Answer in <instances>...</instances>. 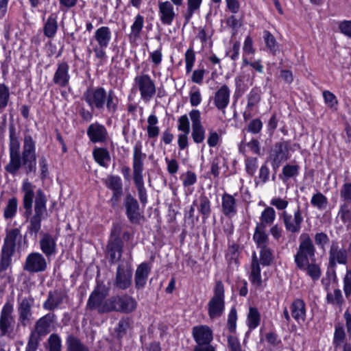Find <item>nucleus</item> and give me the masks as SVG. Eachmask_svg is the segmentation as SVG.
<instances>
[{
  "instance_id": "nucleus-21",
  "label": "nucleus",
  "mask_w": 351,
  "mask_h": 351,
  "mask_svg": "<svg viewBox=\"0 0 351 351\" xmlns=\"http://www.w3.org/2000/svg\"><path fill=\"white\" fill-rule=\"evenodd\" d=\"M56 322V315L49 313L39 318L35 324V329L31 333L39 337L45 336L50 332V328Z\"/></svg>"
},
{
  "instance_id": "nucleus-20",
  "label": "nucleus",
  "mask_w": 351,
  "mask_h": 351,
  "mask_svg": "<svg viewBox=\"0 0 351 351\" xmlns=\"http://www.w3.org/2000/svg\"><path fill=\"white\" fill-rule=\"evenodd\" d=\"M193 337L197 343V346H210L213 341V331L206 325L194 326L192 329Z\"/></svg>"
},
{
  "instance_id": "nucleus-63",
  "label": "nucleus",
  "mask_w": 351,
  "mask_h": 351,
  "mask_svg": "<svg viewBox=\"0 0 351 351\" xmlns=\"http://www.w3.org/2000/svg\"><path fill=\"white\" fill-rule=\"evenodd\" d=\"M228 347L230 351H243L239 339L234 336H228Z\"/></svg>"
},
{
  "instance_id": "nucleus-13",
  "label": "nucleus",
  "mask_w": 351,
  "mask_h": 351,
  "mask_svg": "<svg viewBox=\"0 0 351 351\" xmlns=\"http://www.w3.org/2000/svg\"><path fill=\"white\" fill-rule=\"evenodd\" d=\"M17 304L19 324L25 327L29 325L33 319L32 308L34 304V299L32 295L21 297L19 295Z\"/></svg>"
},
{
  "instance_id": "nucleus-19",
  "label": "nucleus",
  "mask_w": 351,
  "mask_h": 351,
  "mask_svg": "<svg viewBox=\"0 0 351 351\" xmlns=\"http://www.w3.org/2000/svg\"><path fill=\"white\" fill-rule=\"evenodd\" d=\"M189 117L192 122V138L195 143H201L205 138V129L201 123L200 112L193 109L189 112Z\"/></svg>"
},
{
  "instance_id": "nucleus-25",
  "label": "nucleus",
  "mask_w": 351,
  "mask_h": 351,
  "mask_svg": "<svg viewBox=\"0 0 351 351\" xmlns=\"http://www.w3.org/2000/svg\"><path fill=\"white\" fill-rule=\"evenodd\" d=\"M69 70V66L67 62L59 63L53 77V83L61 88L66 87L70 80Z\"/></svg>"
},
{
  "instance_id": "nucleus-14",
  "label": "nucleus",
  "mask_w": 351,
  "mask_h": 351,
  "mask_svg": "<svg viewBox=\"0 0 351 351\" xmlns=\"http://www.w3.org/2000/svg\"><path fill=\"white\" fill-rule=\"evenodd\" d=\"M289 141H282L278 142L271 148L269 160L275 171H276L281 165L282 162L287 160L289 158Z\"/></svg>"
},
{
  "instance_id": "nucleus-39",
  "label": "nucleus",
  "mask_w": 351,
  "mask_h": 351,
  "mask_svg": "<svg viewBox=\"0 0 351 351\" xmlns=\"http://www.w3.org/2000/svg\"><path fill=\"white\" fill-rule=\"evenodd\" d=\"M300 270L306 271V274L314 281L317 280L322 274L320 267L315 263H310L309 261L304 265L303 268H298Z\"/></svg>"
},
{
  "instance_id": "nucleus-34",
  "label": "nucleus",
  "mask_w": 351,
  "mask_h": 351,
  "mask_svg": "<svg viewBox=\"0 0 351 351\" xmlns=\"http://www.w3.org/2000/svg\"><path fill=\"white\" fill-rule=\"evenodd\" d=\"M58 27V15L56 13H51L45 21L43 34L46 37L53 38L56 34Z\"/></svg>"
},
{
  "instance_id": "nucleus-15",
  "label": "nucleus",
  "mask_w": 351,
  "mask_h": 351,
  "mask_svg": "<svg viewBox=\"0 0 351 351\" xmlns=\"http://www.w3.org/2000/svg\"><path fill=\"white\" fill-rule=\"evenodd\" d=\"M329 267L331 269L330 273L327 272L329 278L334 282L337 280L335 267L337 264L345 265L348 261V252L345 248H340L337 243H332L329 251Z\"/></svg>"
},
{
  "instance_id": "nucleus-2",
  "label": "nucleus",
  "mask_w": 351,
  "mask_h": 351,
  "mask_svg": "<svg viewBox=\"0 0 351 351\" xmlns=\"http://www.w3.org/2000/svg\"><path fill=\"white\" fill-rule=\"evenodd\" d=\"M21 144L16 129L13 125L9 128L10 162L5 167L7 172L16 175L23 167L26 173L35 172L36 169V143L31 135H25L22 153Z\"/></svg>"
},
{
  "instance_id": "nucleus-17",
  "label": "nucleus",
  "mask_w": 351,
  "mask_h": 351,
  "mask_svg": "<svg viewBox=\"0 0 351 351\" xmlns=\"http://www.w3.org/2000/svg\"><path fill=\"white\" fill-rule=\"evenodd\" d=\"M123 242L119 237V232L116 230L112 232L111 238L106 246V254L110 258V261L114 264L119 261L123 254Z\"/></svg>"
},
{
  "instance_id": "nucleus-5",
  "label": "nucleus",
  "mask_w": 351,
  "mask_h": 351,
  "mask_svg": "<svg viewBox=\"0 0 351 351\" xmlns=\"http://www.w3.org/2000/svg\"><path fill=\"white\" fill-rule=\"evenodd\" d=\"M47 197L41 189H38L36 193L34 213L29 218V224L27 226V231L31 235L37 237L41 229V221L47 218Z\"/></svg>"
},
{
  "instance_id": "nucleus-46",
  "label": "nucleus",
  "mask_w": 351,
  "mask_h": 351,
  "mask_svg": "<svg viewBox=\"0 0 351 351\" xmlns=\"http://www.w3.org/2000/svg\"><path fill=\"white\" fill-rule=\"evenodd\" d=\"M95 161L102 167H106V161L110 160L108 152L104 148H97L93 152Z\"/></svg>"
},
{
  "instance_id": "nucleus-9",
  "label": "nucleus",
  "mask_w": 351,
  "mask_h": 351,
  "mask_svg": "<svg viewBox=\"0 0 351 351\" xmlns=\"http://www.w3.org/2000/svg\"><path fill=\"white\" fill-rule=\"evenodd\" d=\"M22 235L18 228H11L6 231L3 245L1 250L3 268H7L10 263L16 245L21 241Z\"/></svg>"
},
{
  "instance_id": "nucleus-32",
  "label": "nucleus",
  "mask_w": 351,
  "mask_h": 351,
  "mask_svg": "<svg viewBox=\"0 0 351 351\" xmlns=\"http://www.w3.org/2000/svg\"><path fill=\"white\" fill-rule=\"evenodd\" d=\"M249 280L253 285L257 287L262 286L263 280L261 274L260 263L256 252H254L252 256Z\"/></svg>"
},
{
  "instance_id": "nucleus-40",
  "label": "nucleus",
  "mask_w": 351,
  "mask_h": 351,
  "mask_svg": "<svg viewBox=\"0 0 351 351\" xmlns=\"http://www.w3.org/2000/svg\"><path fill=\"white\" fill-rule=\"evenodd\" d=\"M158 122L157 117L152 114L147 118V136L149 138H156L159 134V128L157 126Z\"/></svg>"
},
{
  "instance_id": "nucleus-11",
  "label": "nucleus",
  "mask_w": 351,
  "mask_h": 351,
  "mask_svg": "<svg viewBox=\"0 0 351 351\" xmlns=\"http://www.w3.org/2000/svg\"><path fill=\"white\" fill-rule=\"evenodd\" d=\"M13 313V302L8 300L3 304L0 313V337L8 336L10 338H13L12 334L15 325Z\"/></svg>"
},
{
  "instance_id": "nucleus-48",
  "label": "nucleus",
  "mask_w": 351,
  "mask_h": 351,
  "mask_svg": "<svg viewBox=\"0 0 351 351\" xmlns=\"http://www.w3.org/2000/svg\"><path fill=\"white\" fill-rule=\"evenodd\" d=\"M131 324L132 321L129 317H122L115 328V332L117 333L118 337H123L130 328Z\"/></svg>"
},
{
  "instance_id": "nucleus-60",
  "label": "nucleus",
  "mask_w": 351,
  "mask_h": 351,
  "mask_svg": "<svg viewBox=\"0 0 351 351\" xmlns=\"http://www.w3.org/2000/svg\"><path fill=\"white\" fill-rule=\"evenodd\" d=\"M202 0H188V10L185 16L186 21L192 16L193 12L199 8Z\"/></svg>"
},
{
  "instance_id": "nucleus-62",
  "label": "nucleus",
  "mask_w": 351,
  "mask_h": 351,
  "mask_svg": "<svg viewBox=\"0 0 351 351\" xmlns=\"http://www.w3.org/2000/svg\"><path fill=\"white\" fill-rule=\"evenodd\" d=\"M338 215L343 222L351 223V208L346 204L340 207Z\"/></svg>"
},
{
  "instance_id": "nucleus-8",
  "label": "nucleus",
  "mask_w": 351,
  "mask_h": 351,
  "mask_svg": "<svg viewBox=\"0 0 351 351\" xmlns=\"http://www.w3.org/2000/svg\"><path fill=\"white\" fill-rule=\"evenodd\" d=\"M225 289L222 281L215 282L213 295L208 303V314L210 319L221 317L225 309Z\"/></svg>"
},
{
  "instance_id": "nucleus-45",
  "label": "nucleus",
  "mask_w": 351,
  "mask_h": 351,
  "mask_svg": "<svg viewBox=\"0 0 351 351\" xmlns=\"http://www.w3.org/2000/svg\"><path fill=\"white\" fill-rule=\"evenodd\" d=\"M261 91L258 88H252L247 95V109L251 110L252 108L260 102Z\"/></svg>"
},
{
  "instance_id": "nucleus-59",
  "label": "nucleus",
  "mask_w": 351,
  "mask_h": 351,
  "mask_svg": "<svg viewBox=\"0 0 351 351\" xmlns=\"http://www.w3.org/2000/svg\"><path fill=\"white\" fill-rule=\"evenodd\" d=\"M190 104L192 106H197L202 101V96L199 90L193 86L190 92Z\"/></svg>"
},
{
  "instance_id": "nucleus-33",
  "label": "nucleus",
  "mask_w": 351,
  "mask_h": 351,
  "mask_svg": "<svg viewBox=\"0 0 351 351\" xmlns=\"http://www.w3.org/2000/svg\"><path fill=\"white\" fill-rule=\"evenodd\" d=\"M150 271L151 267L147 263H143L138 266L134 276L135 287L137 289L145 287Z\"/></svg>"
},
{
  "instance_id": "nucleus-31",
  "label": "nucleus",
  "mask_w": 351,
  "mask_h": 351,
  "mask_svg": "<svg viewBox=\"0 0 351 351\" xmlns=\"http://www.w3.org/2000/svg\"><path fill=\"white\" fill-rule=\"evenodd\" d=\"M291 314L293 318L298 323L304 322L306 319V304L302 299H295L290 306Z\"/></svg>"
},
{
  "instance_id": "nucleus-29",
  "label": "nucleus",
  "mask_w": 351,
  "mask_h": 351,
  "mask_svg": "<svg viewBox=\"0 0 351 351\" xmlns=\"http://www.w3.org/2000/svg\"><path fill=\"white\" fill-rule=\"evenodd\" d=\"M234 195L224 193L221 197V210L223 215L228 217L234 216L237 213V200Z\"/></svg>"
},
{
  "instance_id": "nucleus-28",
  "label": "nucleus",
  "mask_w": 351,
  "mask_h": 351,
  "mask_svg": "<svg viewBox=\"0 0 351 351\" xmlns=\"http://www.w3.org/2000/svg\"><path fill=\"white\" fill-rule=\"evenodd\" d=\"M160 19L162 24L170 25L176 16L174 8L171 2L166 1L158 3Z\"/></svg>"
},
{
  "instance_id": "nucleus-57",
  "label": "nucleus",
  "mask_w": 351,
  "mask_h": 351,
  "mask_svg": "<svg viewBox=\"0 0 351 351\" xmlns=\"http://www.w3.org/2000/svg\"><path fill=\"white\" fill-rule=\"evenodd\" d=\"M245 171L250 176H254L258 167V159L248 157L245 160Z\"/></svg>"
},
{
  "instance_id": "nucleus-64",
  "label": "nucleus",
  "mask_w": 351,
  "mask_h": 351,
  "mask_svg": "<svg viewBox=\"0 0 351 351\" xmlns=\"http://www.w3.org/2000/svg\"><path fill=\"white\" fill-rule=\"evenodd\" d=\"M343 291L348 298L351 295V270H348L343 279Z\"/></svg>"
},
{
  "instance_id": "nucleus-50",
  "label": "nucleus",
  "mask_w": 351,
  "mask_h": 351,
  "mask_svg": "<svg viewBox=\"0 0 351 351\" xmlns=\"http://www.w3.org/2000/svg\"><path fill=\"white\" fill-rule=\"evenodd\" d=\"M311 204L317 209L323 210L327 206L328 199L322 193H317L313 195Z\"/></svg>"
},
{
  "instance_id": "nucleus-12",
  "label": "nucleus",
  "mask_w": 351,
  "mask_h": 351,
  "mask_svg": "<svg viewBox=\"0 0 351 351\" xmlns=\"http://www.w3.org/2000/svg\"><path fill=\"white\" fill-rule=\"evenodd\" d=\"M134 88L138 90L141 98L145 102L149 101L156 95V86L148 74L141 73L134 79Z\"/></svg>"
},
{
  "instance_id": "nucleus-18",
  "label": "nucleus",
  "mask_w": 351,
  "mask_h": 351,
  "mask_svg": "<svg viewBox=\"0 0 351 351\" xmlns=\"http://www.w3.org/2000/svg\"><path fill=\"white\" fill-rule=\"evenodd\" d=\"M47 268L45 258L39 252H32L26 258L23 269L30 273L45 271Z\"/></svg>"
},
{
  "instance_id": "nucleus-51",
  "label": "nucleus",
  "mask_w": 351,
  "mask_h": 351,
  "mask_svg": "<svg viewBox=\"0 0 351 351\" xmlns=\"http://www.w3.org/2000/svg\"><path fill=\"white\" fill-rule=\"evenodd\" d=\"M10 100V91L5 84H0V110L2 111L8 106Z\"/></svg>"
},
{
  "instance_id": "nucleus-37",
  "label": "nucleus",
  "mask_w": 351,
  "mask_h": 351,
  "mask_svg": "<svg viewBox=\"0 0 351 351\" xmlns=\"http://www.w3.org/2000/svg\"><path fill=\"white\" fill-rule=\"evenodd\" d=\"M276 211L270 206L266 207L261 213L260 222L256 226L266 228L267 226L271 225L276 219Z\"/></svg>"
},
{
  "instance_id": "nucleus-30",
  "label": "nucleus",
  "mask_w": 351,
  "mask_h": 351,
  "mask_svg": "<svg viewBox=\"0 0 351 351\" xmlns=\"http://www.w3.org/2000/svg\"><path fill=\"white\" fill-rule=\"evenodd\" d=\"M56 237L49 233H44L43 234L40 240V247L41 251L47 258L56 254Z\"/></svg>"
},
{
  "instance_id": "nucleus-44",
  "label": "nucleus",
  "mask_w": 351,
  "mask_h": 351,
  "mask_svg": "<svg viewBox=\"0 0 351 351\" xmlns=\"http://www.w3.org/2000/svg\"><path fill=\"white\" fill-rule=\"evenodd\" d=\"M18 202L15 197H12L8 201L4 208L3 217L5 219H12L16 213Z\"/></svg>"
},
{
  "instance_id": "nucleus-6",
  "label": "nucleus",
  "mask_w": 351,
  "mask_h": 351,
  "mask_svg": "<svg viewBox=\"0 0 351 351\" xmlns=\"http://www.w3.org/2000/svg\"><path fill=\"white\" fill-rule=\"evenodd\" d=\"M315 247L310 235L303 232L299 237V245L295 254L294 262L297 268H303L310 261H314L315 257Z\"/></svg>"
},
{
  "instance_id": "nucleus-41",
  "label": "nucleus",
  "mask_w": 351,
  "mask_h": 351,
  "mask_svg": "<svg viewBox=\"0 0 351 351\" xmlns=\"http://www.w3.org/2000/svg\"><path fill=\"white\" fill-rule=\"evenodd\" d=\"M261 321V315L258 309L254 307H250L247 315V322L250 330L258 327Z\"/></svg>"
},
{
  "instance_id": "nucleus-23",
  "label": "nucleus",
  "mask_w": 351,
  "mask_h": 351,
  "mask_svg": "<svg viewBox=\"0 0 351 351\" xmlns=\"http://www.w3.org/2000/svg\"><path fill=\"white\" fill-rule=\"evenodd\" d=\"M230 97V90L229 87L223 84L215 93L213 97V104L215 106L220 110L223 114L226 112V108L229 104Z\"/></svg>"
},
{
  "instance_id": "nucleus-3",
  "label": "nucleus",
  "mask_w": 351,
  "mask_h": 351,
  "mask_svg": "<svg viewBox=\"0 0 351 351\" xmlns=\"http://www.w3.org/2000/svg\"><path fill=\"white\" fill-rule=\"evenodd\" d=\"M82 99L92 111L103 112L105 109L110 115H114L119 107V99L113 90L108 92L101 86L88 87L83 93Z\"/></svg>"
},
{
  "instance_id": "nucleus-10",
  "label": "nucleus",
  "mask_w": 351,
  "mask_h": 351,
  "mask_svg": "<svg viewBox=\"0 0 351 351\" xmlns=\"http://www.w3.org/2000/svg\"><path fill=\"white\" fill-rule=\"evenodd\" d=\"M279 217L282 219L287 232L298 234L300 232L304 217L299 205L292 212L291 210L282 211L279 214Z\"/></svg>"
},
{
  "instance_id": "nucleus-42",
  "label": "nucleus",
  "mask_w": 351,
  "mask_h": 351,
  "mask_svg": "<svg viewBox=\"0 0 351 351\" xmlns=\"http://www.w3.org/2000/svg\"><path fill=\"white\" fill-rule=\"evenodd\" d=\"M104 184L108 189L112 190V191H119L123 190L121 179L118 176H108L104 180Z\"/></svg>"
},
{
  "instance_id": "nucleus-56",
  "label": "nucleus",
  "mask_w": 351,
  "mask_h": 351,
  "mask_svg": "<svg viewBox=\"0 0 351 351\" xmlns=\"http://www.w3.org/2000/svg\"><path fill=\"white\" fill-rule=\"evenodd\" d=\"M263 34L267 47L274 54L277 51L276 40L275 37L269 31H265Z\"/></svg>"
},
{
  "instance_id": "nucleus-26",
  "label": "nucleus",
  "mask_w": 351,
  "mask_h": 351,
  "mask_svg": "<svg viewBox=\"0 0 351 351\" xmlns=\"http://www.w3.org/2000/svg\"><path fill=\"white\" fill-rule=\"evenodd\" d=\"M87 135L93 143H104L108 138V132L104 125L95 122L88 126Z\"/></svg>"
},
{
  "instance_id": "nucleus-22",
  "label": "nucleus",
  "mask_w": 351,
  "mask_h": 351,
  "mask_svg": "<svg viewBox=\"0 0 351 351\" xmlns=\"http://www.w3.org/2000/svg\"><path fill=\"white\" fill-rule=\"evenodd\" d=\"M66 298L67 295L64 291L60 290L49 291L47 300L43 303V308L49 311H54L60 308Z\"/></svg>"
},
{
  "instance_id": "nucleus-54",
  "label": "nucleus",
  "mask_w": 351,
  "mask_h": 351,
  "mask_svg": "<svg viewBox=\"0 0 351 351\" xmlns=\"http://www.w3.org/2000/svg\"><path fill=\"white\" fill-rule=\"evenodd\" d=\"M346 337V334L344 331V328L341 325L335 326V330L334 333L333 338V345L337 348L339 347L344 341Z\"/></svg>"
},
{
  "instance_id": "nucleus-7",
  "label": "nucleus",
  "mask_w": 351,
  "mask_h": 351,
  "mask_svg": "<svg viewBox=\"0 0 351 351\" xmlns=\"http://www.w3.org/2000/svg\"><path fill=\"white\" fill-rule=\"evenodd\" d=\"M112 39V32L107 26L99 27L95 32L93 40H95L97 44L93 45L92 51L95 53V56L99 60L100 64H103L107 59L106 49L108 47Z\"/></svg>"
},
{
  "instance_id": "nucleus-4",
  "label": "nucleus",
  "mask_w": 351,
  "mask_h": 351,
  "mask_svg": "<svg viewBox=\"0 0 351 351\" xmlns=\"http://www.w3.org/2000/svg\"><path fill=\"white\" fill-rule=\"evenodd\" d=\"M145 154L142 152V143L137 141L134 146L132 157V171L133 180L138 191V196L141 203L145 205L147 203V190L145 187L143 180V161L145 158Z\"/></svg>"
},
{
  "instance_id": "nucleus-49",
  "label": "nucleus",
  "mask_w": 351,
  "mask_h": 351,
  "mask_svg": "<svg viewBox=\"0 0 351 351\" xmlns=\"http://www.w3.org/2000/svg\"><path fill=\"white\" fill-rule=\"evenodd\" d=\"M260 262L263 266H269L274 261L272 250L267 246L260 248Z\"/></svg>"
},
{
  "instance_id": "nucleus-43",
  "label": "nucleus",
  "mask_w": 351,
  "mask_h": 351,
  "mask_svg": "<svg viewBox=\"0 0 351 351\" xmlns=\"http://www.w3.org/2000/svg\"><path fill=\"white\" fill-rule=\"evenodd\" d=\"M144 26V17L141 14H137L131 26L130 37L137 38L140 36L141 32Z\"/></svg>"
},
{
  "instance_id": "nucleus-36",
  "label": "nucleus",
  "mask_w": 351,
  "mask_h": 351,
  "mask_svg": "<svg viewBox=\"0 0 351 351\" xmlns=\"http://www.w3.org/2000/svg\"><path fill=\"white\" fill-rule=\"evenodd\" d=\"M253 240L258 248L267 247L269 237L266 233L265 228L256 226L253 234Z\"/></svg>"
},
{
  "instance_id": "nucleus-27",
  "label": "nucleus",
  "mask_w": 351,
  "mask_h": 351,
  "mask_svg": "<svg viewBox=\"0 0 351 351\" xmlns=\"http://www.w3.org/2000/svg\"><path fill=\"white\" fill-rule=\"evenodd\" d=\"M34 186L27 180H25L22 185V192L23 193V204L25 210V215L29 217L32 213V203L34 197Z\"/></svg>"
},
{
  "instance_id": "nucleus-38",
  "label": "nucleus",
  "mask_w": 351,
  "mask_h": 351,
  "mask_svg": "<svg viewBox=\"0 0 351 351\" xmlns=\"http://www.w3.org/2000/svg\"><path fill=\"white\" fill-rule=\"evenodd\" d=\"M67 351H89L87 346L83 344L77 337L70 335L66 339Z\"/></svg>"
},
{
  "instance_id": "nucleus-16",
  "label": "nucleus",
  "mask_w": 351,
  "mask_h": 351,
  "mask_svg": "<svg viewBox=\"0 0 351 351\" xmlns=\"http://www.w3.org/2000/svg\"><path fill=\"white\" fill-rule=\"evenodd\" d=\"M132 269L130 264H119L116 271L114 286L119 289L125 290L132 285Z\"/></svg>"
},
{
  "instance_id": "nucleus-61",
  "label": "nucleus",
  "mask_w": 351,
  "mask_h": 351,
  "mask_svg": "<svg viewBox=\"0 0 351 351\" xmlns=\"http://www.w3.org/2000/svg\"><path fill=\"white\" fill-rule=\"evenodd\" d=\"M182 184L184 187L193 185L197 182V176L193 171H188L182 177Z\"/></svg>"
},
{
  "instance_id": "nucleus-47",
  "label": "nucleus",
  "mask_w": 351,
  "mask_h": 351,
  "mask_svg": "<svg viewBox=\"0 0 351 351\" xmlns=\"http://www.w3.org/2000/svg\"><path fill=\"white\" fill-rule=\"evenodd\" d=\"M47 349L49 351H61L62 341L57 334H51L47 340Z\"/></svg>"
},
{
  "instance_id": "nucleus-53",
  "label": "nucleus",
  "mask_w": 351,
  "mask_h": 351,
  "mask_svg": "<svg viewBox=\"0 0 351 351\" xmlns=\"http://www.w3.org/2000/svg\"><path fill=\"white\" fill-rule=\"evenodd\" d=\"M184 60L186 64V73L189 74L192 71L195 61V54L192 48H189L185 52Z\"/></svg>"
},
{
  "instance_id": "nucleus-35",
  "label": "nucleus",
  "mask_w": 351,
  "mask_h": 351,
  "mask_svg": "<svg viewBox=\"0 0 351 351\" xmlns=\"http://www.w3.org/2000/svg\"><path fill=\"white\" fill-rule=\"evenodd\" d=\"M197 205L199 213L202 215L204 220L207 219L211 213V203L208 197L202 194L198 199L193 202V206Z\"/></svg>"
},
{
  "instance_id": "nucleus-1",
  "label": "nucleus",
  "mask_w": 351,
  "mask_h": 351,
  "mask_svg": "<svg viewBox=\"0 0 351 351\" xmlns=\"http://www.w3.org/2000/svg\"><path fill=\"white\" fill-rule=\"evenodd\" d=\"M110 289L104 282H97L87 300L86 308L99 314L118 312L131 313L137 308V301L128 294L115 295L106 298Z\"/></svg>"
},
{
  "instance_id": "nucleus-55",
  "label": "nucleus",
  "mask_w": 351,
  "mask_h": 351,
  "mask_svg": "<svg viewBox=\"0 0 351 351\" xmlns=\"http://www.w3.org/2000/svg\"><path fill=\"white\" fill-rule=\"evenodd\" d=\"M299 167L298 165H287L282 168V176L280 178L283 181H285L292 177L296 176L298 174Z\"/></svg>"
},
{
  "instance_id": "nucleus-58",
  "label": "nucleus",
  "mask_w": 351,
  "mask_h": 351,
  "mask_svg": "<svg viewBox=\"0 0 351 351\" xmlns=\"http://www.w3.org/2000/svg\"><path fill=\"white\" fill-rule=\"evenodd\" d=\"M40 341V338L39 337L36 335L34 333H30L25 348V351H36Z\"/></svg>"
},
{
  "instance_id": "nucleus-24",
  "label": "nucleus",
  "mask_w": 351,
  "mask_h": 351,
  "mask_svg": "<svg viewBox=\"0 0 351 351\" xmlns=\"http://www.w3.org/2000/svg\"><path fill=\"white\" fill-rule=\"evenodd\" d=\"M126 215L130 222L137 223L140 221L141 215L139 212V204L137 200L131 195L128 194L125 199Z\"/></svg>"
},
{
  "instance_id": "nucleus-52",
  "label": "nucleus",
  "mask_w": 351,
  "mask_h": 351,
  "mask_svg": "<svg viewBox=\"0 0 351 351\" xmlns=\"http://www.w3.org/2000/svg\"><path fill=\"white\" fill-rule=\"evenodd\" d=\"M326 300L329 304L341 306L343 301L341 290L336 289L333 293L328 292L326 295Z\"/></svg>"
}]
</instances>
